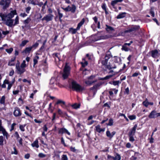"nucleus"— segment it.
Segmentation results:
<instances>
[{"instance_id": "1", "label": "nucleus", "mask_w": 160, "mask_h": 160, "mask_svg": "<svg viewBox=\"0 0 160 160\" xmlns=\"http://www.w3.org/2000/svg\"><path fill=\"white\" fill-rule=\"evenodd\" d=\"M112 56L111 54H106L104 58V60H102L101 61V63L103 66H105V67L109 70H111L112 68H116V66H114L113 67H112L110 64H107L108 60L111 58L112 57Z\"/></svg>"}, {"instance_id": "2", "label": "nucleus", "mask_w": 160, "mask_h": 160, "mask_svg": "<svg viewBox=\"0 0 160 160\" xmlns=\"http://www.w3.org/2000/svg\"><path fill=\"white\" fill-rule=\"evenodd\" d=\"M17 14L16 11L14 10L11 11L10 13L8 14H5L1 13H0V17L1 18L2 20H4V18H5L12 19L14 15Z\"/></svg>"}, {"instance_id": "3", "label": "nucleus", "mask_w": 160, "mask_h": 160, "mask_svg": "<svg viewBox=\"0 0 160 160\" xmlns=\"http://www.w3.org/2000/svg\"><path fill=\"white\" fill-rule=\"evenodd\" d=\"M70 68L67 63H66L63 70V72L62 74V77L63 79H67L68 78L70 74Z\"/></svg>"}, {"instance_id": "4", "label": "nucleus", "mask_w": 160, "mask_h": 160, "mask_svg": "<svg viewBox=\"0 0 160 160\" xmlns=\"http://www.w3.org/2000/svg\"><path fill=\"white\" fill-rule=\"evenodd\" d=\"M71 87L73 89L77 92H81L83 90V88L74 81H72Z\"/></svg>"}, {"instance_id": "5", "label": "nucleus", "mask_w": 160, "mask_h": 160, "mask_svg": "<svg viewBox=\"0 0 160 160\" xmlns=\"http://www.w3.org/2000/svg\"><path fill=\"white\" fill-rule=\"evenodd\" d=\"M0 5L2 6V9L5 10L8 8L11 2V0H1Z\"/></svg>"}, {"instance_id": "6", "label": "nucleus", "mask_w": 160, "mask_h": 160, "mask_svg": "<svg viewBox=\"0 0 160 160\" xmlns=\"http://www.w3.org/2000/svg\"><path fill=\"white\" fill-rule=\"evenodd\" d=\"M72 6L71 7L70 6H68L66 8H64L62 7V8L66 12L71 11L72 12L74 13L76 11V7L74 4L72 5Z\"/></svg>"}, {"instance_id": "7", "label": "nucleus", "mask_w": 160, "mask_h": 160, "mask_svg": "<svg viewBox=\"0 0 160 160\" xmlns=\"http://www.w3.org/2000/svg\"><path fill=\"white\" fill-rule=\"evenodd\" d=\"M4 20H2L5 22V24L6 25L9 27H12L13 26V22L14 20L11 18H4Z\"/></svg>"}, {"instance_id": "8", "label": "nucleus", "mask_w": 160, "mask_h": 160, "mask_svg": "<svg viewBox=\"0 0 160 160\" xmlns=\"http://www.w3.org/2000/svg\"><path fill=\"white\" fill-rule=\"evenodd\" d=\"M158 117H160V112L157 113L155 110L152 111L148 116L150 118H154Z\"/></svg>"}, {"instance_id": "9", "label": "nucleus", "mask_w": 160, "mask_h": 160, "mask_svg": "<svg viewBox=\"0 0 160 160\" xmlns=\"http://www.w3.org/2000/svg\"><path fill=\"white\" fill-rule=\"evenodd\" d=\"M16 68L17 69V73L18 74H21L23 73L25 71V69L20 66L19 64H16Z\"/></svg>"}, {"instance_id": "10", "label": "nucleus", "mask_w": 160, "mask_h": 160, "mask_svg": "<svg viewBox=\"0 0 160 160\" xmlns=\"http://www.w3.org/2000/svg\"><path fill=\"white\" fill-rule=\"evenodd\" d=\"M0 131L2 132L3 136H5L7 139H8L9 135L6 131L5 129L2 126V123L1 120L0 121Z\"/></svg>"}, {"instance_id": "11", "label": "nucleus", "mask_w": 160, "mask_h": 160, "mask_svg": "<svg viewBox=\"0 0 160 160\" xmlns=\"http://www.w3.org/2000/svg\"><path fill=\"white\" fill-rule=\"evenodd\" d=\"M53 16V15L49 13L44 16L43 18L42 19V20H46L47 22H48L52 20Z\"/></svg>"}, {"instance_id": "12", "label": "nucleus", "mask_w": 160, "mask_h": 160, "mask_svg": "<svg viewBox=\"0 0 160 160\" xmlns=\"http://www.w3.org/2000/svg\"><path fill=\"white\" fill-rule=\"evenodd\" d=\"M139 28V27L138 26H135L131 28L128 29L124 31V32L128 33L130 32H135L138 30Z\"/></svg>"}, {"instance_id": "13", "label": "nucleus", "mask_w": 160, "mask_h": 160, "mask_svg": "<svg viewBox=\"0 0 160 160\" xmlns=\"http://www.w3.org/2000/svg\"><path fill=\"white\" fill-rule=\"evenodd\" d=\"M50 83L51 85V88L52 89L56 88L55 86L57 85V82L54 78H52L51 79Z\"/></svg>"}, {"instance_id": "14", "label": "nucleus", "mask_w": 160, "mask_h": 160, "mask_svg": "<svg viewBox=\"0 0 160 160\" xmlns=\"http://www.w3.org/2000/svg\"><path fill=\"white\" fill-rule=\"evenodd\" d=\"M13 114L16 117H19L21 115L22 113L20 109L16 107L13 112Z\"/></svg>"}, {"instance_id": "15", "label": "nucleus", "mask_w": 160, "mask_h": 160, "mask_svg": "<svg viewBox=\"0 0 160 160\" xmlns=\"http://www.w3.org/2000/svg\"><path fill=\"white\" fill-rule=\"evenodd\" d=\"M137 127V124H135L133 127L130 130L128 134V136H133L136 132V130Z\"/></svg>"}, {"instance_id": "16", "label": "nucleus", "mask_w": 160, "mask_h": 160, "mask_svg": "<svg viewBox=\"0 0 160 160\" xmlns=\"http://www.w3.org/2000/svg\"><path fill=\"white\" fill-rule=\"evenodd\" d=\"M58 133L60 134L67 133L68 135H70V133L65 128H62L59 129Z\"/></svg>"}, {"instance_id": "17", "label": "nucleus", "mask_w": 160, "mask_h": 160, "mask_svg": "<svg viewBox=\"0 0 160 160\" xmlns=\"http://www.w3.org/2000/svg\"><path fill=\"white\" fill-rule=\"evenodd\" d=\"M151 56L153 58H156L158 56V52L157 49L151 51Z\"/></svg>"}, {"instance_id": "18", "label": "nucleus", "mask_w": 160, "mask_h": 160, "mask_svg": "<svg viewBox=\"0 0 160 160\" xmlns=\"http://www.w3.org/2000/svg\"><path fill=\"white\" fill-rule=\"evenodd\" d=\"M101 85L102 83H98L94 85L93 87L91 88L90 89V90L94 91L96 92L99 87Z\"/></svg>"}, {"instance_id": "19", "label": "nucleus", "mask_w": 160, "mask_h": 160, "mask_svg": "<svg viewBox=\"0 0 160 160\" xmlns=\"http://www.w3.org/2000/svg\"><path fill=\"white\" fill-rule=\"evenodd\" d=\"M32 49L31 47H27L24 51H22V53L25 54L28 53H29Z\"/></svg>"}, {"instance_id": "20", "label": "nucleus", "mask_w": 160, "mask_h": 160, "mask_svg": "<svg viewBox=\"0 0 160 160\" xmlns=\"http://www.w3.org/2000/svg\"><path fill=\"white\" fill-rule=\"evenodd\" d=\"M85 22V19L83 18L81 21L78 24V26L77 27V29L79 30L81 27L84 24Z\"/></svg>"}, {"instance_id": "21", "label": "nucleus", "mask_w": 160, "mask_h": 160, "mask_svg": "<svg viewBox=\"0 0 160 160\" xmlns=\"http://www.w3.org/2000/svg\"><path fill=\"white\" fill-rule=\"evenodd\" d=\"M85 22V19L83 18L81 21L78 24V26L77 27V29L79 30L81 27L84 24Z\"/></svg>"}, {"instance_id": "22", "label": "nucleus", "mask_w": 160, "mask_h": 160, "mask_svg": "<svg viewBox=\"0 0 160 160\" xmlns=\"http://www.w3.org/2000/svg\"><path fill=\"white\" fill-rule=\"evenodd\" d=\"M85 22V19L83 18L81 21L78 24V26L77 27V29L79 30L81 27L84 24Z\"/></svg>"}, {"instance_id": "23", "label": "nucleus", "mask_w": 160, "mask_h": 160, "mask_svg": "<svg viewBox=\"0 0 160 160\" xmlns=\"http://www.w3.org/2000/svg\"><path fill=\"white\" fill-rule=\"evenodd\" d=\"M96 131L99 133L104 131V128H101L99 125H98L96 127Z\"/></svg>"}, {"instance_id": "24", "label": "nucleus", "mask_w": 160, "mask_h": 160, "mask_svg": "<svg viewBox=\"0 0 160 160\" xmlns=\"http://www.w3.org/2000/svg\"><path fill=\"white\" fill-rule=\"evenodd\" d=\"M126 13L124 12L119 14L117 17L118 19H120L124 18L125 17Z\"/></svg>"}, {"instance_id": "25", "label": "nucleus", "mask_w": 160, "mask_h": 160, "mask_svg": "<svg viewBox=\"0 0 160 160\" xmlns=\"http://www.w3.org/2000/svg\"><path fill=\"white\" fill-rule=\"evenodd\" d=\"M123 1V0H115L112 1L111 2V5L113 6H115L117 3L121 2Z\"/></svg>"}, {"instance_id": "26", "label": "nucleus", "mask_w": 160, "mask_h": 160, "mask_svg": "<svg viewBox=\"0 0 160 160\" xmlns=\"http://www.w3.org/2000/svg\"><path fill=\"white\" fill-rule=\"evenodd\" d=\"M15 59L16 57L12 58L10 61L9 62L8 64V65L11 66H14L15 64L13 63V62L15 60Z\"/></svg>"}, {"instance_id": "27", "label": "nucleus", "mask_w": 160, "mask_h": 160, "mask_svg": "<svg viewBox=\"0 0 160 160\" xmlns=\"http://www.w3.org/2000/svg\"><path fill=\"white\" fill-rule=\"evenodd\" d=\"M106 30L107 31L109 32L110 31H114V29L113 28L107 25H106Z\"/></svg>"}, {"instance_id": "28", "label": "nucleus", "mask_w": 160, "mask_h": 160, "mask_svg": "<svg viewBox=\"0 0 160 160\" xmlns=\"http://www.w3.org/2000/svg\"><path fill=\"white\" fill-rule=\"evenodd\" d=\"M38 142V141L36 140L32 143V146L33 147H36L37 148H38L39 147Z\"/></svg>"}, {"instance_id": "29", "label": "nucleus", "mask_w": 160, "mask_h": 160, "mask_svg": "<svg viewBox=\"0 0 160 160\" xmlns=\"http://www.w3.org/2000/svg\"><path fill=\"white\" fill-rule=\"evenodd\" d=\"M80 104L75 103L72 105V107L74 109H77L80 108Z\"/></svg>"}, {"instance_id": "30", "label": "nucleus", "mask_w": 160, "mask_h": 160, "mask_svg": "<svg viewBox=\"0 0 160 160\" xmlns=\"http://www.w3.org/2000/svg\"><path fill=\"white\" fill-rule=\"evenodd\" d=\"M113 76V75H108L104 78H101L100 79L102 80H105L108 79L110 78H112Z\"/></svg>"}, {"instance_id": "31", "label": "nucleus", "mask_w": 160, "mask_h": 160, "mask_svg": "<svg viewBox=\"0 0 160 160\" xmlns=\"http://www.w3.org/2000/svg\"><path fill=\"white\" fill-rule=\"evenodd\" d=\"M78 30V29H77V28L76 29H73L72 28H71L69 29V32L72 34H74Z\"/></svg>"}, {"instance_id": "32", "label": "nucleus", "mask_w": 160, "mask_h": 160, "mask_svg": "<svg viewBox=\"0 0 160 160\" xmlns=\"http://www.w3.org/2000/svg\"><path fill=\"white\" fill-rule=\"evenodd\" d=\"M115 160H120L121 157L120 155L118 153H116L115 155Z\"/></svg>"}, {"instance_id": "33", "label": "nucleus", "mask_w": 160, "mask_h": 160, "mask_svg": "<svg viewBox=\"0 0 160 160\" xmlns=\"http://www.w3.org/2000/svg\"><path fill=\"white\" fill-rule=\"evenodd\" d=\"M121 81H114L112 82V84L114 86H118L119 83H121Z\"/></svg>"}, {"instance_id": "34", "label": "nucleus", "mask_w": 160, "mask_h": 160, "mask_svg": "<svg viewBox=\"0 0 160 160\" xmlns=\"http://www.w3.org/2000/svg\"><path fill=\"white\" fill-rule=\"evenodd\" d=\"M142 104L145 107H148L149 105V102L148 101L147 99H146V100L143 102Z\"/></svg>"}, {"instance_id": "35", "label": "nucleus", "mask_w": 160, "mask_h": 160, "mask_svg": "<svg viewBox=\"0 0 160 160\" xmlns=\"http://www.w3.org/2000/svg\"><path fill=\"white\" fill-rule=\"evenodd\" d=\"M5 97L4 96H3L1 98L0 100V103L1 104H4L5 103Z\"/></svg>"}, {"instance_id": "36", "label": "nucleus", "mask_w": 160, "mask_h": 160, "mask_svg": "<svg viewBox=\"0 0 160 160\" xmlns=\"http://www.w3.org/2000/svg\"><path fill=\"white\" fill-rule=\"evenodd\" d=\"M14 23L13 24V26H14L19 23V18L17 16L15 19Z\"/></svg>"}, {"instance_id": "37", "label": "nucleus", "mask_w": 160, "mask_h": 160, "mask_svg": "<svg viewBox=\"0 0 160 160\" xmlns=\"http://www.w3.org/2000/svg\"><path fill=\"white\" fill-rule=\"evenodd\" d=\"M106 134L107 136L110 138L111 139L112 138V136L111 135V133H110L109 131L108 130L106 132Z\"/></svg>"}, {"instance_id": "38", "label": "nucleus", "mask_w": 160, "mask_h": 160, "mask_svg": "<svg viewBox=\"0 0 160 160\" xmlns=\"http://www.w3.org/2000/svg\"><path fill=\"white\" fill-rule=\"evenodd\" d=\"M14 151H12L11 152V154H14L15 155H17L18 154V152L16 150V148L15 147H14L13 148Z\"/></svg>"}, {"instance_id": "39", "label": "nucleus", "mask_w": 160, "mask_h": 160, "mask_svg": "<svg viewBox=\"0 0 160 160\" xmlns=\"http://www.w3.org/2000/svg\"><path fill=\"white\" fill-rule=\"evenodd\" d=\"M62 104L63 105H65V102L60 100H58L57 102L56 103V104Z\"/></svg>"}, {"instance_id": "40", "label": "nucleus", "mask_w": 160, "mask_h": 160, "mask_svg": "<svg viewBox=\"0 0 160 160\" xmlns=\"http://www.w3.org/2000/svg\"><path fill=\"white\" fill-rule=\"evenodd\" d=\"M128 118L130 120H132L136 118V116L135 115H129Z\"/></svg>"}, {"instance_id": "41", "label": "nucleus", "mask_w": 160, "mask_h": 160, "mask_svg": "<svg viewBox=\"0 0 160 160\" xmlns=\"http://www.w3.org/2000/svg\"><path fill=\"white\" fill-rule=\"evenodd\" d=\"M3 145V138L2 136H0V145Z\"/></svg>"}, {"instance_id": "42", "label": "nucleus", "mask_w": 160, "mask_h": 160, "mask_svg": "<svg viewBox=\"0 0 160 160\" xmlns=\"http://www.w3.org/2000/svg\"><path fill=\"white\" fill-rule=\"evenodd\" d=\"M26 126V125H20L19 126V128L22 131H25L24 127Z\"/></svg>"}, {"instance_id": "43", "label": "nucleus", "mask_w": 160, "mask_h": 160, "mask_svg": "<svg viewBox=\"0 0 160 160\" xmlns=\"http://www.w3.org/2000/svg\"><path fill=\"white\" fill-rule=\"evenodd\" d=\"M122 49L123 50H124L125 51H128L129 49L126 46L123 45L122 46Z\"/></svg>"}, {"instance_id": "44", "label": "nucleus", "mask_w": 160, "mask_h": 160, "mask_svg": "<svg viewBox=\"0 0 160 160\" xmlns=\"http://www.w3.org/2000/svg\"><path fill=\"white\" fill-rule=\"evenodd\" d=\"M13 49L12 48H11L9 49H6V51L8 53L10 54L13 51Z\"/></svg>"}, {"instance_id": "45", "label": "nucleus", "mask_w": 160, "mask_h": 160, "mask_svg": "<svg viewBox=\"0 0 160 160\" xmlns=\"http://www.w3.org/2000/svg\"><path fill=\"white\" fill-rule=\"evenodd\" d=\"M28 42V40L23 41L22 42V43L20 45V46H24Z\"/></svg>"}, {"instance_id": "46", "label": "nucleus", "mask_w": 160, "mask_h": 160, "mask_svg": "<svg viewBox=\"0 0 160 160\" xmlns=\"http://www.w3.org/2000/svg\"><path fill=\"white\" fill-rule=\"evenodd\" d=\"M113 124V120L111 118L109 120V123L107 124L108 125L112 126Z\"/></svg>"}, {"instance_id": "47", "label": "nucleus", "mask_w": 160, "mask_h": 160, "mask_svg": "<svg viewBox=\"0 0 160 160\" xmlns=\"http://www.w3.org/2000/svg\"><path fill=\"white\" fill-rule=\"evenodd\" d=\"M58 14L59 18H62L63 17V14L60 12V10L59 9L58 10Z\"/></svg>"}, {"instance_id": "48", "label": "nucleus", "mask_w": 160, "mask_h": 160, "mask_svg": "<svg viewBox=\"0 0 160 160\" xmlns=\"http://www.w3.org/2000/svg\"><path fill=\"white\" fill-rule=\"evenodd\" d=\"M38 42H36L31 47H32V49L34 48L35 49L38 45Z\"/></svg>"}, {"instance_id": "49", "label": "nucleus", "mask_w": 160, "mask_h": 160, "mask_svg": "<svg viewBox=\"0 0 160 160\" xmlns=\"http://www.w3.org/2000/svg\"><path fill=\"white\" fill-rule=\"evenodd\" d=\"M114 57L116 58V60H115V62L118 63L120 62L121 61V59L119 57H117L115 56H114Z\"/></svg>"}, {"instance_id": "50", "label": "nucleus", "mask_w": 160, "mask_h": 160, "mask_svg": "<svg viewBox=\"0 0 160 160\" xmlns=\"http://www.w3.org/2000/svg\"><path fill=\"white\" fill-rule=\"evenodd\" d=\"M38 156L40 158H43L46 156V155L42 153H40L38 154Z\"/></svg>"}, {"instance_id": "51", "label": "nucleus", "mask_w": 160, "mask_h": 160, "mask_svg": "<svg viewBox=\"0 0 160 160\" xmlns=\"http://www.w3.org/2000/svg\"><path fill=\"white\" fill-rule=\"evenodd\" d=\"M68 158L66 155H63L62 156V160H68Z\"/></svg>"}, {"instance_id": "52", "label": "nucleus", "mask_w": 160, "mask_h": 160, "mask_svg": "<svg viewBox=\"0 0 160 160\" xmlns=\"http://www.w3.org/2000/svg\"><path fill=\"white\" fill-rule=\"evenodd\" d=\"M31 19L29 18H28L26 20L24 21V23L25 24L28 23L31 21Z\"/></svg>"}, {"instance_id": "53", "label": "nucleus", "mask_w": 160, "mask_h": 160, "mask_svg": "<svg viewBox=\"0 0 160 160\" xmlns=\"http://www.w3.org/2000/svg\"><path fill=\"white\" fill-rule=\"evenodd\" d=\"M107 158L109 160H115L114 157L110 155H108Z\"/></svg>"}, {"instance_id": "54", "label": "nucleus", "mask_w": 160, "mask_h": 160, "mask_svg": "<svg viewBox=\"0 0 160 160\" xmlns=\"http://www.w3.org/2000/svg\"><path fill=\"white\" fill-rule=\"evenodd\" d=\"M25 60H23L21 65L20 67H22L24 68H25L26 66V64H25Z\"/></svg>"}, {"instance_id": "55", "label": "nucleus", "mask_w": 160, "mask_h": 160, "mask_svg": "<svg viewBox=\"0 0 160 160\" xmlns=\"http://www.w3.org/2000/svg\"><path fill=\"white\" fill-rule=\"evenodd\" d=\"M129 137V140L130 142H133L134 141V139L133 136H128Z\"/></svg>"}, {"instance_id": "56", "label": "nucleus", "mask_w": 160, "mask_h": 160, "mask_svg": "<svg viewBox=\"0 0 160 160\" xmlns=\"http://www.w3.org/2000/svg\"><path fill=\"white\" fill-rule=\"evenodd\" d=\"M85 82L86 84L89 86H90L91 85H92L91 81H90L89 80L85 81Z\"/></svg>"}, {"instance_id": "57", "label": "nucleus", "mask_w": 160, "mask_h": 160, "mask_svg": "<svg viewBox=\"0 0 160 160\" xmlns=\"http://www.w3.org/2000/svg\"><path fill=\"white\" fill-rule=\"evenodd\" d=\"M81 63L82 64V67H84L88 65V62L87 61H85L84 63L81 62Z\"/></svg>"}, {"instance_id": "58", "label": "nucleus", "mask_w": 160, "mask_h": 160, "mask_svg": "<svg viewBox=\"0 0 160 160\" xmlns=\"http://www.w3.org/2000/svg\"><path fill=\"white\" fill-rule=\"evenodd\" d=\"M107 38L106 36H101L100 37H98V40H100L101 39H104Z\"/></svg>"}, {"instance_id": "59", "label": "nucleus", "mask_w": 160, "mask_h": 160, "mask_svg": "<svg viewBox=\"0 0 160 160\" xmlns=\"http://www.w3.org/2000/svg\"><path fill=\"white\" fill-rule=\"evenodd\" d=\"M58 114L60 115H62L63 114V112L62 110L59 108L58 109Z\"/></svg>"}, {"instance_id": "60", "label": "nucleus", "mask_w": 160, "mask_h": 160, "mask_svg": "<svg viewBox=\"0 0 160 160\" xmlns=\"http://www.w3.org/2000/svg\"><path fill=\"white\" fill-rule=\"evenodd\" d=\"M70 149L71 151L75 152L76 151V150L75 149V147H70Z\"/></svg>"}, {"instance_id": "61", "label": "nucleus", "mask_w": 160, "mask_h": 160, "mask_svg": "<svg viewBox=\"0 0 160 160\" xmlns=\"http://www.w3.org/2000/svg\"><path fill=\"white\" fill-rule=\"evenodd\" d=\"M31 9V8L30 7H27L26 9V12L28 13Z\"/></svg>"}, {"instance_id": "62", "label": "nucleus", "mask_w": 160, "mask_h": 160, "mask_svg": "<svg viewBox=\"0 0 160 160\" xmlns=\"http://www.w3.org/2000/svg\"><path fill=\"white\" fill-rule=\"evenodd\" d=\"M53 55H54L58 59L59 61H60V58H59V54L58 53H54Z\"/></svg>"}, {"instance_id": "63", "label": "nucleus", "mask_w": 160, "mask_h": 160, "mask_svg": "<svg viewBox=\"0 0 160 160\" xmlns=\"http://www.w3.org/2000/svg\"><path fill=\"white\" fill-rule=\"evenodd\" d=\"M150 12V13L151 14V16L153 17H154V11L152 10V8L151 9Z\"/></svg>"}, {"instance_id": "64", "label": "nucleus", "mask_w": 160, "mask_h": 160, "mask_svg": "<svg viewBox=\"0 0 160 160\" xmlns=\"http://www.w3.org/2000/svg\"><path fill=\"white\" fill-rule=\"evenodd\" d=\"M27 15L25 12L23 13H21L20 14V16L22 17H24L27 16Z\"/></svg>"}]
</instances>
